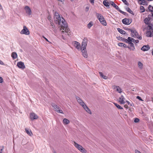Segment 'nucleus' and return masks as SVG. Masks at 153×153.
I'll use <instances>...</instances> for the list:
<instances>
[{"label": "nucleus", "instance_id": "1", "mask_svg": "<svg viewBox=\"0 0 153 153\" xmlns=\"http://www.w3.org/2000/svg\"><path fill=\"white\" fill-rule=\"evenodd\" d=\"M54 19L55 22L61 27V33L63 34L65 32L68 35L70 36V30L68 28L66 23L63 18L60 16L58 13L56 12L54 14Z\"/></svg>", "mask_w": 153, "mask_h": 153}, {"label": "nucleus", "instance_id": "35", "mask_svg": "<svg viewBox=\"0 0 153 153\" xmlns=\"http://www.w3.org/2000/svg\"><path fill=\"white\" fill-rule=\"evenodd\" d=\"M140 9L141 11V13H143V12H144L145 11V9L144 7L143 6H140Z\"/></svg>", "mask_w": 153, "mask_h": 153}, {"label": "nucleus", "instance_id": "37", "mask_svg": "<svg viewBox=\"0 0 153 153\" xmlns=\"http://www.w3.org/2000/svg\"><path fill=\"white\" fill-rule=\"evenodd\" d=\"M93 25V22L91 21L90 22L88 25V28H90Z\"/></svg>", "mask_w": 153, "mask_h": 153}, {"label": "nucleus", "instance_id": "63", "mask_svg": "<svg viewBox=\"0 0 153 153\" xmlns=\"http://www.w3.org/2000/svg\"><path fill=\"white\" fill-rule=\"evenodd\" d=\"M49 18V19H50V17H48Z\"/></svg>", "mask_w": 153, "mask_h": 153}, {"label": "nucleus", "instance_id": "43", "mask_svg": "<svg viewBox=\"0 0 153 153\" xmlns=\"http://www.w3.org/2000/svg\"><path fill=\"white\" fill-rule=\"evenodd\" d=\"M140 120L139 119L137 118H136L134 119V122L135 123H138L139 122Z\"/></svg>", "mask_w": 153, "mask_h": 153}, {"label": "nucleus", "instance_id": "12", "mask_svg": "<svg viewBox=\"0 0 153 153\" xmlns=\"http://www.w3.org/2000/svg\"><path fill=\"white\" fill-rule=\"evenodd\" d=\"M30 118L32 120L37 119L38 117L37 115L34 113H31L30 115Z\"/></svg>", "mask_w": 153, "mask_h": 153}, {"label": "nucleus", "instance_id": "51", "mask_svg": "<svg viewBox=\"0 0 153 153\" xmlns=\"http://www.w3.org/2000/svg\"><path fill=\"white\" fill-rule=\"evenodd\" d=\"M135 43H137L139 42V40H135Z\"/></svg>", "mask_w": 153, "mask_h": 153}, {"label": "nucleus", "instance_id": "42", "mask_svg": "<svg viewBox=\"0 0 153 153\" xmlns=\"http://www.w3.org/2000/svg\"><path fill=\"white\" fill-rule=\"evenodd\" d=\"M123 3L126 5H129V4L127 2V1L126 0H121Z\"/></svg>", "mask_w": 153, "mask_h": 153}, {"label": "nucleus", "instance_id": "32", "mask_svg": "<svg viewBox=\"0 0 153 153\" xmlns=\"http://www.w3.org/2000/svg\"><path fill=\"white\" fill-rule=\"evenodd\" d=\"M99 74L100 76L103 79H107V77L103 75L102 73L101 72H100Z\"/></svg>", "mask_w": 153, "mask_h": 153}, {"label": "nucleus", "instance_id": "20", "mask_svg": "<svg viewBox=\"0 0 153 153\" xmlns=\"http://www.w3.org/2000/svg\"><path fill=\"white\" fill-rule=\"evenodd\" d=\"M76 98L78 102L80 105L84 102L79 97L76 96Z\"/></svg>", "mask_w": 153, "mask_h": 153}, {"label": "nucleus", "instance_id": "64", "mask_svg": "<svg viewBox=\"0 0 153 153\" xmlns=\"http://www.w3.org/2000/svg\"><path fill=\"white\" fill-rule=\"evenodd\" d=\"M130 105H131H131H131V104H130Z\"/></svg>", "mask_w": 153, "mask_h": 153}, {"label": "nucleus", "instance_id": "50", "mask_svg": "<svg viewBox=\"0 0 153 153\" xmlns=\"http://www.w3.org/2000/svg\"><path fill=\"white\" fill-rule=\"evenodd\" d=\"M0 64L3 65L4 64V63L3 62L1 61V60H0Z\"/></svg>", "mask_w": 153, "mask_h": 153}, {"label": "nucleus", "instance_id": "34", "mask_svg": "<svg viewBox=\"0 0 153 153\" xmlns=\"http://www.w3.org/2000/svg\"><path fill=\"white\" fill-rule=\"evenodd\" d=\"M138 65L139 68H140V69H141L143 67V64L142 63L139 61L138 62Z\"/></svg>", "mask_w": 153, "mask_h": 153}, {"label": "nucleus", "instance_id": "61", "mask_svg": "<svg viewBox=\"0 0 153 153\" xmlns=\"http://www.w3.org/2000/svg\"><path fill=\"white\" fill-rule=\"evenodd\" d=\"M54 153H56L55 151H54Z\"/></svg>", "mask_w": 153, "mask_h": 153}, {"label": "nucleus", "instance_id": "59", "mask_svg": "<svg viewBox=\"0 0 153 153\" xmlns=\"http://www.w3.org/2000/svg\"><path fill=\"white\" fill-rule=\"evenodd\" d=\"M152 101L153 102V98H152Z\"/></svg>", "mask_w": 153, "mask_h": 153}, {"label": "nucleus", "instance_id": "58", "mask_svg": "<svg viewBox=\"0 0 153 153\" xmlns=\"http://www.w3.org/2000/svg\"><path fill=\"white\" fill-rule=\"evenodd\" d=\"M152 55L153 56V49L152 50Z\"/></svg>", "mask_w": 153, "mask_h": 153}, {"label": "nucleus", "instance_id": "17", "mask_svg": "<svg viewBox=\"0 0 153 153\" xmlns=\"http://www.w3.org/2000/svg\"><path fill=\"white\" fill-rule=\"evenodd\" d=\"M130 45V47L128 46V48L130 50L134 51L135 49L134 44L132 42L127 43Z\"/></svg>", "mask_w": 153, "mask_h": 153}, {"label": "nucleus", "instance_id": "62", "mask_svg": "<svg viewBox=\"0 0 153 153\" xmlns=\"http://www.w3.org/2000/svg\"><path fill=\"white\" fill-rule=\"evenodd\" d=\"M49 18V19H50V17H48Z\"/></svg>", "mask_w": 153, "mask_h": 153}, {"label": "nucleus", "instance_id": "46", "mask_svg": "<svg viewBox=\"0 0 153 153\" xmlns=\"http://www.w3.org/2000/svg\"><path fill=\"white\" fill-rule=\"evenodd\" d=\"M3 82V79L2 77H0V83H2Z\"/></svg>", "mask_w": 153, "mask_h": 153}, {"label": "nucleus", "instance_id": "41", "mask_svg": "<svg viewBox=\"0 0 153 153\" xmlns=\"http://www.w3.org/2000/svg\"><path fill=\"white\" fill-rule=\"evenodd\" d=\"M120 13L123 14H124V15H125V16H126V15H127L128 14L127 13H126V12H123L120 10L119 11Z\"/></svg>", "mask_w": 153, "mask_h": 153}, {"label": "nucleus", "instance_id": "15", "mask_svg": "<svg viewBox=\"0 0 153 153\" xmlns=\"http://www.w3.org/2000/svg\"><path fill=\"white\" fill-rule=\"evenodd\" d=\"M146 36L151 37L153 36V30H148L146 33Z\"/></svg>", "mask_w": 153, "mask_h": 153}, {"label": "nucleus", "instance_id": "49", "mask_svg": "<svg viewBox=\"0 0 153 153\" xmlns=\"http://www.w3.org/2000/svg\"><path fill=\"white\" fill-rule=\"evenodd\" d=\"M90 2L91 3H94V0H90Z\"/></svg>", "mask_w": 153, "mask_h": 153}, {"label": "nucleus", "instance_id": "33", "mask_svg": "<svg viewBox=\"0 0 153 153\" xmlns=\"http://www.w3.org/2000/svg\"><path fill=\"white\" fill-rule=\"evenodd\" d=\"M114 103V105H115V106L118 109H123V108L122 107H121L120 105H118V104H117L116 103Z\"/></svg>", "mask_w": 153, "mask_h": 153}, {"label": "nucleus", "instance_id": "2", "mask_svg": "<svg viewBox=\"0 0 153 153\" xmlns=\"http://www.w3.org/2000/svg\"><path fill=\"white\" fill-rule=\"evenodd\" d=\"M87 42V39L86 38H84L82 43L81 48L80 49L82 54L85 58H87L88 57V54L86 50Z\"/></svg>", "mask_w": 153, "mask_h": 153}, {"label": "nucleus", "instance_id": "27", "mask_svg": "<svg viewBox=\"0 0 153 153\" xmlns=\"http://www.w3.org/2000/svg\"><path fill=\"white\" fill-rule=\"evenodd\" d=\"M135 40L134 38L129 37H128V43H131L132 42H135Z\"/></svg>", "mask_w": 153, "mask_h": 153}, {"label": "nucleus", "instance_id": "36", "mask_svg": "<svg viewBox=\"0 0 153 153\" xmlns=\"http://www.w3.org/2000/svg\"><path fill=\"white\" fill-rule=\"evenodd\" d=\"M126 10L131 14H133V11L128 7L126 8Z\"/></svg>", "mask_w": 153, "mask_h": 153}, {"label": "nucleus", "instance_id": "10", "mask_svg": "<svg viewBox=\"0 0 153 153\" xmlns=\"http://www.w3.org/2000/svg\"><path fill=\"white\" fill-rule=\"evenodd\" d=\"M19 68L22 69H23L25 68V66L24 64V63L22 62H18L17 64Z\"/></svg>", "mask_w": 153, "mask_h": 153}, {"label": "nucleus", "instance_id": "45", "mask_svg": "<svg viewBox=\"0 0 153 153\" xmlns=\"http://www.w3.org/2000/svg\"><path fill=\"white\" fill-rule=\"evenodd\" d=\"M137 98L139 100H140L141 101H143V100L140 97V96H138L137 97Z\"/></svg>", "mask_w": 153, "mask_h": 153}, {"label": "nucleus", "instance_id": "9", "mask_svg": "<svg viewBox=\"0 0 153 153\" xmlns=\"http://www.w3.org/2000/svg\"><path fill=\"white\" fill-rule=\"evenodd\" d=\"M122 22L123 24L126 25H129L131 22V19L127 18L123 19Z\"/></svg>", "mask_w": 153, "mask_h": 153}, {"label": "nucleus", "instance_id": "23", "mask_svg": "<svg viewBox=\"0 0 153 153\" xmlns=\"http://www.w3.org/2000/svg\"><path fill=\"white\" fill-rule=\"evenodd\" d=\"M54 110L58 113L63 114L62 111L60 110V108L59 106H58L56 109Z\"/></svg>", "mask_w": 153, "mask_h": 153}, {"label": "nucleus", "instance_id": "53", "mask_svg": "<svg viewBox=\"0 0 153 153\" xmlns=\"http://www.w3.org/2000/svg\"><path fill=\"white\" fill-rule=\"evenodd\" d=\"M88 9H89V8H88V7H86L85 10H86V11H88Z\"/></svg>", "mask_w": 153, "mask_h": 153}, {"label": "nucleus", "instance_id": "19", "mask_svg": "<svg viewBox=\"0 0 153 153\" xmlns=\"http://www.w3.org/2000/svg\"><path fill=\"white\" fill-rule=\"evenodd\" d=\"M150 19L149 17H146L144 19V23L146 25H150Z\"/></svg>", "mask_w": 153, "mask_h": 153}, {"label": "nucleus", "instance_id": "8", "mask_svg": "<svg viewBox=\"0 0 153 153\" xmlns=\"http://www.w3.org/2000/svg\"><path fill=\"white\" fill-rule=\"evenodd\" d=\"M112 88L114 90L119 93H120L122 91V89L119 86L113 85L112 86Z\"/></svg>", "mask_w": 153, "mask_h": 153}, {"label": "nucleus", "instance_id": "28", "mask_svg": "<svg viewBox=\"0 0 153 153\" xmlns=\"http://www.w3.org/2000/svg\"><path fill=\"white\" fill-rule=\"evenodd\" d=\"M103 4L106 7H109V3L107 2V0H104L103 1Z\"/></svg>", "mask_w": 153, "mask_h": 153}, {"label": "nucleus", "instance_id": "60", "mask_svg": "<svg viewBox=\"0 0 153 153\" xmlns=\"http://www.w3.org/2000/svg\"><path fill=\"white\" fill-rule=\"evenodd\" d=\"M71 1H73L74 0H71Z\"/></svg>", "mask_w": 153, "mask_h": 153}, {"label": "nucleus", "instance_id": "52", "mask_svg": "<svg viewBox=\"0 0 153 153\" xmlns=\"http://www.w3.org/2000/svg\"><path fill=\"white\" fill-rule=\"evenodd\" d=\"M132 29H131L130 28H127L126 30H128L129 31H130L131 32V30H132Z\"/></svg>", "mask_w": 153, "mask_h": 153}, {"label": "nucleus", "instance_id": "56", "mask_svg": "<svg viewBox=\"0 0 153 153\" xmlns=\"http://www.w3.org/2000/svg\"><path fill=\"white\" fill-rule=\"evenodd\" d=\"M126 102L128 105H129L130 104V102L128 101H126Z\"/></svg>", "mask_w": 153, "mask_h": 153}, {"label": "nucleus", "instance_id": "7", "mask_svg": "<svg viewBox=\"0 0 153 153\" xmlns=\"http://www.w3.org/2000/svg\"><path fill=\"white\" fill-rule=\"evenodd\" d=\"M80 105H81L83 107V108L88 113L90 114H91V110L88 108L87 106L85 104L84 102L81 104Z\"/></svg>", "mask_w": 153, "mask_h": 153}, {"label": "nucleus", "instance_id": "3", "mask_svg": "<svg viewBox=\"0 0 153 153\" xmlns=\"http://www.w3.org/2000/svg\"><path fill=\"white\" fill-rule=\"evenodd\" d=\"M96 16L97 18L98 19L101 24L104 26H106L107 25V23L106 21L104 18L102 14L100 13H96Z\"/></svg>", "mask_w": 153, "mask_h": 153}, {"label": "nucleus", "instance_id": "21", "mask_svg": "<svg viewBox=\"0 0 153 153\" xmlns=\"http://www.w3.org/2000/svg\"><path fill=\"white\" fill-rule=\"evenodd\" d=\"M25 129L26 133L29 136H31L32 134V133L31 131L27 128H25Z\"/></svg>", "mask_w": 153, "mask_h": 153}, {"label": "nucleus", "instance_id": "57", "mask_svg": "<svg viewBox=\"0 0 153 153\" xmlns=\"http://www.w3.org/2000/svg\"><path fill=\"white\" fill-rule=\"evenodd\" d=\"M59 1H61V2H63L64 1V0H58Z\"/></svg>", "mask_w": 153, "mask_h": 153}, {"label": "nucleus", "instance_id": "4", "mask_svg": "<svg viewBox=\"0 0 153 153\" xmlns=\"http://www.w3.org/2000/svg\"><path fill=\"white\" fill-rule=\"evenodd\" d=\"M74 146L77 148L80 152L82 153H87V152L82 146L74 142Z\"/></svg>", "mask_w": 153, "mask_h": 153}, {"label": "nucleus", "instance_id": "55", "mask_svg": "<svg viewBox=\"0 0 153 153\" xmlns=\"http://www.w3.org/2000/svg\"><path fill=\"white\" fill-rule=\"evenodd\" d=\"M43 37L45 39V40L46 41H47L48 42H49L48 40V39H46V38H45L44 36H43Z\"/></svg>", "mask_w": 153, "mask_h": 153}, {"label": "nucleus", "instance_id": "24", "mask_svg": "<svg viewBox=\"0 0 153 153\" xmlns=\"http://www.w3.org/2000/svg\"><path fill=\"white\" fill-rule=\"evenodd\" d=\"M118 40H120V41H123L126 43H127L128 42V39H126L122 38V37H119Z\"/></svg>", "mask_w": 153, "mask_h": 153}, {"label": "nucleus", "instance_id": "22", "mask_svg": "<svg viewBox=\"0 0 153 153\" xmlns=\"http://www.w3.org/2000/svg\"><path fill=\"white\" fill-rule=\"evenodd\" d=\"M118 45L121 47H123L124 48H128V46H127L126 45L123 43H118Z\"/></svg>", "mask_w": 153, "mask_h": 153}, {"label": "nucleus", "instance_id": "39", "mask_svg": "<svg viewBox=\"0 0 153 153\" xmlns=\"http://www.w3.org/2000/svg\"><path fill=\"white\" fill-rule=\"evenodd\" d=\"M51 105L53 108L54 110L56 109L58 106L55 103H52L51 104Z\"/></svg>", "mask_w": 153, "mask_h": 153}, {"label": "nucleus", "instance_id": "16", "mask_svg": "<svg viewBox=\"0 0 153 153\" xmlns=\"http://www.w3.org/2000/svg\"><path fill=\"white\" fill-rule=\"evenodd\" d=\"M150 49V47L148 45H144L141 48V50L143 51H146Z\"/></svg>", "mask_w": 153, "mask_h": 153}, {"label": "nucleus", "instance_id": "30", "mask_svg": "<svg viewBox=\"0 0 153 153\" xmlns=\"http://www.w3.org/2000/svg\"><path fill=\"white\" fill-rule=\"evenodd\" d=\"M11 56L13 59H15L17 57V54L15 52H13L11 54Z\"/></svg>", "mask_w": 153, "mask_h": 153}, {"label": "nucleus", "instance_id": "11", "mask_svg": "<svg viewBox=\"0 0 153 153\" xmlns=\"http://www.w3.org/2000/svg\"><path fill=\"white\" fill-rule=\"evenodd\" d=\"M119 102L121 104H124L125 103V99L123 96L121 95L119 98Z\"/></svg>", "mask_w": 153, "mask_h": 153}, {"label": "nucleus", "instance_id": "29", "mask_svg": "<svg viewBox=\"0 0 153 153\" xmlns=\"http://www.w3.org/2000/svg\"><path fill=\"white\" fill-rule=\"evenodd\" d=\"M148 26L146 27L147 30H152L153 29V25L152 24L150 23V25H148Z\"/></svg>", "mask_w": 153, "mask_h": 153}, {"label": "nucleus", "instance_id": "18", "mask_svg": "<svg viewBox=\"0 0 153 153\" xmlns=\"http://www.w3.org/2000/svg\"><path fill=\"white\" fill-rule=\"evenodd\" d=\"M110 4L118 11H119V10H120L118 6H117L116 4H115L113 2H111L110 3Z\"/></svg>", "mask_w": 153, "mask_h": 153}, {"label": "nucleus", "instance_id": "44", "mask_svg": "<svg viewBox=\"0 0 153 153\" xmlns=\"http://www.w3.org/2000/svg\"><path fill=\"white\" fill-rule=\"evenodd\" d=\"M4 149L3 146L0 147V153H2V150Z\"/></svg>", "mask_w": 153, "mask_h": 153}, {"label": "nucleus", "instance_id": "5", "mask_svg": "<svg viewBox=\"0 0 153 153\" xmlns=\"http://www.w3.org/2000/svg\"><path fill=\"white\" fill-rule=\"evenodd\" d=\"M131 36L133 37H136L139 39L141 40L142 37L138 35V33L135 29H133L131 30Z\"/></svg>", "mask_w": 153, "mask_h": 153}, {"label": "nucleus", "instance_id": "13", "mask_svg": "<svg viewBox=\"0 0 153 153\" xmlns=\"http://www.w3.org/2000/svg\"><path fill=\"white\" fill-rule=\"evenodd\" d=\"M74 42V46L76 48L79 50H80V49L81 48V46H80L79 43L76 41H75Z\"/></svg>", "mask_w": 153, "mask_h": 153}, {"label": "nucleus", "instance_id": "25", "mask_svg": "<svg viewBox=\"0 0 153 153\" xmlns=\"http://www.w3.org/2000/svg\"><path fill=\"white\" fill-rule=\"evenodd\" d=\"M148 8L150 11L152 12V16H153V7L151 5L149 6Z\"/></svg>", "mask_w": 153, "mask_h": 153}, {"label": "nucleus", "instance_id": "48", "mask_svg": "<svg viewBox=\"0 0 153 153\" xmlns=\"http://www.w3.org/2000/svg\"><path fill=\"white\" fill-rule=\"evenodd\" d=\"M124 107L126 109H127L128 108V107L127 105H124Z\"/></svg>", "mask_w": 153, "mask_h": 153}, {"label": "nucleus", "instance_id": "40", "mask_svg": "<svg viewBox=\"0 0 153 153\" xmlns=\"http://www.w3.org/2000/svg\"><path fill=\"white\" fill-rule=\"evenodd\" d=\"M140 1V4L144 5L146 4V2L145 0H139Z\"/></svg>", "mask_w": 153, "mask_h": 153}, {"label": "nucleus", "instance_id": "54", "mask_svg": "<svg viewBox=\"0 0 153 153\" xmlns=\"http://www.w3.org/2000/svg\"><path fill=\"white\" fill-rule=\"evenodd\" d=\"M51 25L52 26V27H54L55 25H54L53 24H52L51 23Z\"/></svg>", "mask_w": 153, "mask_h": 153}, {"label": "nucleus", "instance_id": "26", "mask_svg": "<svg viewBox=\"0 0 153 153\" xmlns=\"http://www.w3.org/2000/svg\"><path fill=\"white\" fill-rule=\"evenodd\" d=\"M117 30L118 32L122 34H126V32L120 28H117Z\"/></svg>", "mask_w": 153, "mask_h": 153}, {"label": "nucleus", "instance_id": "14", "mask_svg": "<svg viewBox=\"0 0 153 153\" xmlns=\"http://www.w3.org/2000/svg\"><path fill=\"white\" fill-rule=\"evenodd\" d=\"M26 12L29 15H30L31 14V10L30 7L27 6H26L25 7Z\"/></svg>", "mask_w": 153, "mask_h": 153}, {"label": "nucleus", "instance_id": "6", "mask_svg": "<svg viewBox=\"0 0 153 153\" xmlns=\"http://www.w3.org/2000/svg\"><path fill=\"white\" fill-rule=\"evenodd\" d=\"M21 34H24L26 35H29L30 34V31L25 26L23 27V29L20 32Z\"/></svg>", "mask_w": 153, "mask_h": 153}, {"label": "nucleus", "instance_id": "47", "mask_svg": "<svg viewBox=\"0 0 153 153\" xmlns=\"http://www.w3.org/2000/svg\"><path fill=\"white\" fill-rule=\"evenodd\" d=\"M135 153H141L137 149L135 150Z\"/></svg>", "mask_w": 153, "mask_h": 153}, {"label": "nucleus", "instance_id": "38", "mask_svg": "<svg viewBox=\"0 0 153 153\" xmlns=\"http://www.w3.org/2000/svg\"><path fill=\"white\" fill-rule=\"evenodd\" d=\"M51 105L53 108L54 110L56 109L58 106L55 103H52L51 104Z\"/></svg>", "mask_w": 153, "mask_h": 153}, {"label": "nucleus", "instance_id": "31", "mask_svg": "<svg viewBox=\"0 0 153 153\" xmlns=\"http://www.w3.org/2000/svg\"><path fill=\"white\" fill-rule=\"evenodd\" d=\"M63 123L64 124H67L69 123V121L67 119L64 118L63 121Z\"/></svg>", "mask_w": 153, "mask_h": 153}]
</instances>
